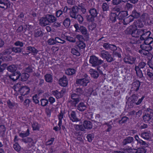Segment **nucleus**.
Returning a JSON list of instances; mask_svg holds the SVG:
<instances>
[{"instance_id":"nucleus-16","label":"nucleus","mask_w":153,"mask_h":153,"mask_svg":"<svg viewBox=\"0 0 153 153\" xmlns=\"http://www.w3.org/2000/svg\"><path fill=\"white\" fill-rule=\"evenodd\" d=\"M65 92V90L62 89L60 92L58 91L57 90L53 91L52 93L56 98L58 99L62 97Z\"/></svg>"},{"instance_id":"nucleus-53","label":"nucleus","mask_w":153,"mask_h":153,"mask_svg":"<svg viewBox=\"0 0 153 153\" xmlns=\"http://www.w3.org/2000/svg\"><path fill=\"white\" fill-rule=\"evenodd\" d=\"M77 46L79 49H82L85 47V44L82 41H80L77 43Z\"/></svg>"},{"instance_id":"nucleus-34","label":"nucleus","mask_w":153,"mask_h":153,"mask_svg":"<svg viewBox=\"0 0 153 153\" xmlns=\"http://www.w3.org/2000/svg\"><path fill=\"white\" fill-rule=\"evenodd\" d=\"M7 70L11 72H15L17 69V67L15 65H9L7 68Z\"/></svg>"},{"instance_id":"nucleus-2","label":"nucleus","mask_w":153,"mask_h":153,"mask_svg":"<svg viewBox=\"0 0 153 153\" xmlns=\"http://www.w3.org/2000/svg\"><path fill=\"white\" fill-rule=\"evenodd\" d=\"M57 20L56 17L51 14H46L41 18L39 20V24L42 26L44 27L49 25L50 23H53Z\"/></svg>"},{"instance_id":"nucleus-54","label":"nucleus","mask_w":153,"mask_h":153,"mask_svg":"<svg viewBox=\"0 0 153 153\" xmlns=\"http://www.w3.org/2000/svg\"><path fill=\"white\" fill-rule=\"evenodd\" d=\"M30 131L28 129L25 132L21 133L19 134V136L22 138L26 137L28 136L30 134Z\"/></svg>"},{"instance_id":"nucleus-58","label":"nucleus","mask_w":153,"mask_h":153,"mask_svg":"<svg viewBox=\"0 0 153 153\" xmlns=\"http://www.w3.org/2000/svg\"><path fill=\"white\" fill-rule=\"evenodd\" d=\"M75 19H76L80 23H81L83 21V17L80 14H78L76 16Z\"/></svg>"},{"instance_id":"nucleus-19","label":"nucleus","mask_w":153,"mask_h":153,"mask_svg":"<svg viewBox=\"0 0 153 153\" xmlns=\"http://www.w3.org/2000/svg\"><path fill=\"white\" fill-rule=\"evenodd\" d=\"M20 76L21 73L19 71H18L16 72H14L12 75L9 76V77L13 81H15L19 78Z\"/></svg>"},{"instance_id":"nucleus-28","label":"nucleus","mask_w":153,"mask_h":153,"mask_svg":"<svg viewBox=\"0 0 153 153\" xmlns=\"http://www.w3.org/2000/svg\"><path fill=\"white\" fill-rule=\"evenodd\" d=\"M89 72L91 77L94 79H97L99 76L98 72L93 69H90Z\"/></svg>"},{"instance_id":"nucleus-15","label":"nucleus","mask_w":153,"mask_h":153,"mask_svg":"<svg viewBox=\"0 0 153 153\" xmlns=\"http://www.w3.org/2000/svg\"><path fill=\"white\" fill-rule=\"evenodd\" d=\"M136 58L129 55L127 56L124 59V62L127 64H132L135 60Z\"/></svg>"},{"instance_id":"nucleus-13","label":"nucleus","mask_w":153,"mask_h":153,"mask_svg":"<svg viewBox=\"0 0 153 153\" xmlns=\"http://www.w3.org/2000/svg\"><path fill=\"white\" fill-rule=\"evenodd\" d=\"M141 33L140 39L143 41L149 37L151 34V32L150 31L143 29H142Z\"/></svg>"},{"instance_id":"nucleus-24","label":"nucleus","mask_w":153,"mask_h":153,"mask_svg":"<svg viewBox=\"0 0 153 153\" xmlns=\"http://www.w3.org/2000/svg\"><path fill=\"white\" fill-rule=\"evenodd\" d=\"M128 15V12L126 11H122L119 12L117 15V19L119 20H123Z\"/></svg>"},{"instance_id":"nucleus-6","label":"nucleus","mask_w":153,"mask_h":153,"mask_svg":"<svg viewBox=\"0 0 153 153\" xmlns=\"http://www.w3.org/2000/svg\"><path fill=\"white\" fill-rule=\"evenodd\" d=\"M90 15H87L86 16L88 21L92 22L94 20V18L97 17L98 12L97 10L94 8H92L89 10Z\"/></svg>"},{"instance_id":"nucleus-46","label":"nucleus","mask_w":153,"mask_h":153,"mask_svg":"<svg viewBox=\"0 0 153 153\" xmlns=\"http://www.w3.org/2000/svg\"><path fill=\"white\" fill-rule=\"evenodd\" d=\"M134 25L136 27H142L143 26V25L141 21L137 20L134 22Z\"/></svg>"},{"instance_id":"nucleus-1","label":"nucleus","mask_w":153,"mask_h":153,"mask_svg":"<svg viewBox=\"0 0 153 153\" xmlns=\"http://www.w3.org/2000/svg\"><path fill=\"white\" fill-rule=\"evenodd\" d=\"M76 93H74L71 95L72 100L68 101V103L72 107L76 106V105L81 100L80 95L83 94L84 92L82 88H77L75 90Z\"/></svg>"},{"instance_id":"nucleus-55","label":"nucleus","mask_w":153,"mask_h":153,"mask_svg":"<svg viewBox=\"0 0 153 153\" xmlns=\"http://www.w3.org/2000/svg\"><path fill=\"white\" fill-rule=\"evenodd\" d=\"M113 58L114 59H117L121 58V56L120 53H118L115 51H113L112 53Z\"/></svg>"},{"instance_id":"nucleus-52","label":"nucleus","mask_w":153,"mask_h":153,"mask_svg":"<svg viewBox=\"0 0 153 153\" xmlns=\"http://www.w3.org/2000/svg\"><path fill=\"white\" fill-rule=\"evenodd\" d=\"M80 31L83 35H86L88 33V31L87 29L83 26H80Z\"/></svg>"},{"instance_id":"nucleus-9","label":"nucleus","mask_w":153,"mask_h":153,"mask_svg":"<svg viewBox=\"0 0 153 153\" xmlns=\"http://www.w3.org/2000/svg\"><path fill=\"white\" fill-rule=\"evenodd\" d=\"M145 97L144 96H142L141 98L139 99L138 101L136 102L137 100L138 97L136 96L135 94L132 95L131 97V100L130 102V105L131 106V104H132L131 105H133V103H135L136 105H140L142 102Z\"/></svg>"},{"instance_id":"nucleus-27","label":"nucleus","mask_w":153,"mask_h":153,"mask_svg":"<svg viewBox=\"0 0 153 153\" xmlns=\"http://www.w3.org/2000/svg\"><path fill=\"white\" fill-rule=\"evenodd\" d=\"M26 49L30 51V53H31L33 55H36L38 52V51L36 49L31 46L27 47Z\"/></svg>"},{"instance_id":"nucleus-30","label":"nucleus","mask_w":153,"mask_h":153,"mask_svg":"<svg viewBox=\"0 0 153 153\" xmlns=\"http://www.w3.org/2000/svg\"><path fill=\"white\" fill-rule=\"evenodd\" d=\"M44 35V33L40 29L35 30L34 31V36L35 37H42Z\"/></svg>"},{"instance_id":"nucleus-61","label":"nucleus","mask_w":153,"mask_h":153,"mask_svg":"<svg viewBox=\"0 0 153 153\" xmlns=\"http://www.w3.org/2000/svg\"><path fill=\"white\" fill-rule=\"evenodd\" d=\"M56 38L55 39H50L47 41V42L49 45H53L56 44Z\"/></svg>"},{"instance_id":"nucleus-17","label":"nucleus","mask_w":153,"mask_h":153,"mask_svg":"<svg viewBox=\"0 0 153 153\" xmlns=\"http://www.w3.org/2000/svg\"><path fill=\"white\" fill-rule=\"evenodd\" d=\"M55 16L57 18H60L61 19L62 21H63V20L66 17V16H65V15L64 13L61 9L56 10L55 13Z\"/></svg>"},{"instance_id":"nucleus-49","label":"nucleus","mask_w":153,"mask_h":153,"mask_svg":"<svg viewBox=\"0 0 153 153\" xmlns=\"http://www.w3.org/2000/svg\"><path fill=\"white\" fill-rule=\"evenodd\" d=\"M129 120V118L126 117H123L120 120L118 121L117 122L120 124H122L123 123H125L127 122V120Z\"/></svg>"},{"instance_id":"nucleus-60","label":"nucleus","mask_w":153,"mask_h":153,"mask_svg":"<svg viewBox=\"0 0 153 153\" xmlns=\"http://www.w3.org/2000/svg\"><path fill=\"white\" fill-rule=\"evenodd\" d=\"M71 52L73 55L76 56H79L80 55V53L75 48H72Z\"/></svg>"},{"instance_id":"nucleus-43","label":"nucleus","mask_w":153,"mask_h":153,"mask_svg":"<svg viewBox=\"0 0 153 153\" xmlns=\"http://www.w3.org/2000/svg\"><path fill=\"white\" fill-rule=\"evenodd\" d=\"M74 128L76 131H85L83 125H74Z\"/></svg>"},{"instance_id":"nucleus-21","label":"nucleus","mask_w":153,"mask_h":153,"mask_svg":"<svg viewBox=\"0 0 153 153\" xmlns=\"http://www.w3.org/2000/svg\"><path fill=\"white\" fill-rule=\"evenodd\" d=\"M77 109L79 111L82 112L85 110L87 108V106L83 102H80L77 105H76Z\"/></svg>"},{"instance_id":"nucleus-45","label":"nucleus","mask_w":153,"mask_h":153,"mask_svg":"<svg viewBox=\"0 0 153 153\" xmlns=\"http://www.w3.org/2000/svg\"><path fill=\"white\" fill-rule=\"evenodd\" d=\"M23 86L20 83H18L15 85L13 87L15 91H19Z\"/></svg>"},{"instance_id":"nucleus-4","label":"nucleus","mask_w":153,"mask_h":153,"mask_svg":"<svg viewBox=\"0 0 153 153\" xmlns=\"http://www.w3.org/2000/svg\"><path fill=\"white\" fill-rule=\"evenodd\" d=\"M146 113L143 116V119L144 122H148L152 121L153 120V109L150 107L147 108Z\"/></svg>"},{"instance_id":"nucleus-29","label":"nucleus","mask_w":153,"mask_h":153,"mask_svg":"<svg viewBox=\"0 0 153 153\" xmlns=\"http://www.w3.org/2000/svg\"><path fill=\"white\" fill-rule=\"evenodd\" d=\"M20 80L21 81L25 82L26 81L30 76V75L27 73H23L21 74Z\"/></svg>"},{"instance_id":"nucleus-63","label":"nucleus","mask_w":153,"mask_h":153,"mask_svg":"<svg viewBox=\"0 0 153 153\" xmlns=\"http://www.w3.org/2000/svg\"><path fill=\"white\" fill-rule=\"evenodd\" d=\"M94 137V136L93 134H89L87 136L88 140L89 142L92 141Z\"/></svg>"},{"instance_id":"nucleus-38","label":"nucleus","mask_w":153,"mask_h":153,"mask_svg":"<svg viewBox=\"0 0 153 153\" xmlns=\"http://www.w3.org/2000/svg\"><path fill=\"white\" fill-rule=\"evenodd\" d=\"M45 81L48 82H51L53 81L52 76L50 74H47L45 76Z\"/></svg>"},{"instance_id":"nucleus-31","label":"nucleus","mask_w":153,"mask_h":153,"mask_svg":"<svg viewBox=\"0 0 153 153\" xmlns=\"http://www.w3.org/2000/svg\"><path fill=\"white\" fill-rule=\"evenodd\" d=\"M10 4L7 3H5V1L0 0V7L1 8L7 9L8 8L10 7Z\"/></svg>"},{"instance_id":"nucleus-20","label":"nucleus","mask_w":153,"mask_h":153,"mask_svg":"<svg viewBox=\"0 0 153 153\" xmlns=\"http://www.w3.org/2000/svg\"><path fill=\"white\" fill-rule=\"evenodd\" d=\"M140 82L138 80H136L132 84L131 89L132 91H137L139 89L140 86Z\"/></svg>"},{"instance_id":"nucleus-41","label":"nucleus","mask_w":153,"mask_h":153,"mask_svg":"<svg viewBox=\"0 0 153 153\" xmlns=\"http://www.w3.org/2000/svg\"><path fill=\"white\" fill-rule=\"evenodd\" d=\"M140 13L137 12L136 10H134L132 12V14L129 17H130L131 16L134 18H138L140 16Z\"/></svg>"},{"instance_id":"nucleus-39","label":"nucleus","mask_w":153,"mask_h":153,"mask_svg":"<svg viewBox=\"0 0 153 153\" xmlns=\"http://www.w3.org/2000/svg\"><path fill=\"white\" fill-rule=\"evenodd\" d=\"M85 6V4L82 3L78 5V10H80L83 14L85 13L86 12V9Z\"/></svg>"},{"instance_id":"nucleus-23","label":"nucleus","mask_w":153,"mask_h":153,"mask_svg":"<svg viewBox=\"0 0 153 153\" xmlns=\"http://www.w3.org/2000/svg\"><path fill=\"white\" fill-rule=\"evenodd\" d=\"M59 84L63 87L66 86L68 84V81L67 78L66 76H63L60 78L59 81Z\"/></svg>"},{"instance_id":"nucleus-44","label":"nucleus","mask_w":153,"mask_h":153,"mask_svg":"<svg viewBox=\"0 0 153 153\" xmlns=\"http://www.w3.org/2000/svg\"><path fill=\"white\" fill-rule=\"evenodd\" d=\"M146 65V63L143 62H141L139 63L138 66H135V67H137V68H139L141 69H144Z\"/></svg>"},{"instance_id":"nucleus-37","label":"nucleus","mask_w":153,"mask_h":153,"mask_svg":"<svg viewBox=\"0 0 153 153\" xmlns=\"http://www.w3.org/2000/svg\"><path fill=\"white\" fill-rule=\"evenodd\" d=\"M63 25L66 28L68 27L70 24L71 20L68 17L65 18L63 20Z\"/></svg>"},{"instance_id":"nucleus-33","label":"nucleus","mask_w":153,"mask_h":153,"mask_svg":"<svg viewBox=\"0 0 153 153\" xmlns=\"http://www.w3.org/2000/svg\"><path fill=\"white\" fill-rule=\"evenodd\" d=\"M22 141L25 143H29L31 144V146H33L35 143L33 139L30 137H28L22 139Z\"/></svg>"},{"instance_id":"nucleus-40","label":"nucleus","mask_w":153,"mask_h":153,"mask_svg":"<svg viewBox=\"0 0 153 153\" xmlns=\"http://www.w3.org/2000/svg\"><path fill=\"white\" fill-rule=\"evenodd\" d=\"M76 70L73 68H68L65 71V74L69 75H72L75 73Z\"/></svg>"},{"instance_id":"nucleus-8","label":"nucleus","mask_w":153,"mask_h":153,"mask_svg":"<svg viewBox=\"0 0 153 153\" xmlns=\"http://www.w3.org/2000/svg\"><path fill=\"white\" fill-rule=\"evenodd\" d=\"M142 29H136L133 30L131 28H128L126 31L128 32V34H131L133 37L137 38L141 36L142 34Z\"/></svg>"},{"instance_id":"nucleus-3","label":"nucleus","mask_w":153,"mask_h":153,"mask_svg":"<svg viewBox=\"0 0 153 153\" xmlns=\"http://www.w3.org/2000/svg\"><path fill=\"white\" fill-rule=\"evenodd\" d=\"M89 62L93 66L97 67V70L99 71L100 74H102V68L100 65L103 62V60L99 59L98 58L95 56H91L90 57Z\"/></svg>"},{"instance_id":"nucleus-5","label":"nucleus","mask_w":153,"mask_h":153,"mask_svg":"<svg viewBox=\"0 0 153 153\" xmlns=\"http://www.w3.org/2000/svg\"><path fill=\"white\" fill-rule=\"evenodd\" d=\"M83 78L77 79L76 80V83L83 86H86L87 84L90 82V77L86 74L83 75Z\"/></svg>"},{"instance_id":"nucleus-32","label":"nucleus","mask_w":153,"mask_h":153,"mask_svg":"<svg viewBox=\"0 0 153 153\" xmlns=\"http://www.w3.org/2000/svg\"><path fill=\"white\" fill-rule=\"evenodd\" d=\"M134 70L136 71V74L137 76L140 78H141L143 77L142 70L139 68H137V67L136 68L135 67H134Z\"/></svg>"},{"instance_id":"nucleus-64","label":"nucleus","mask_w":153,"mask_h":153,"mask_svg":"<svg viewBox=\"0 0 153 153\" xmlns=\"http://www.w3.org/2000/svg\"><path fill=\"white\" fill-rule=\"evenodd\" d=\"M137 153H145L146 152V150L144 148H139L137 149Z\"/></svg>"},{"instance_id":"nucleus-47","label":"nucleus","mask_w":153,"mask_h":153,"mask_svg":"<svg viewBox=\"0 0 153 153\" xmlns=\"http://www.w3.org/2000/svg\"><path fill=\"white\" fill-rule=\"evenodd\" d=\"M144 43L147 44H151L153 42V38L151 37H149L143 40Z\"/></svg>"},{"instance_id":"nucleus-18","label":"nucleus","mask_w":153,"mask_h":153,"mask_svg":"<svg viewBox=\"0 0 153 153\" xmlns=\"http://www.w3.org/2000/svg\"><path fill=\"white\" fill-rule=\"evenodd\" d=\"M30 89L27 86H23L19 92H20L21 96H24L29 94L30 92Z\"/></svg>"},{"instance_id":"nucleus-22","label":"nucleus","mask_w":153,"mask_h":153,"mask_svg":"<svg viewBox=\"0 0 153 153\" xmlns=\"http://www.w3.org/2000/svg\"><path fill=\"white\" fill-rule=\"evenodd\" d=\"M140 47L143 50L147 52H149L152 49V47L150 44H146L145 43L141 45Z\"/></svg>"},{"instance_id":"nucleus-25","label":"nucleus","mask_w":153,"mask_h":153,"mask_svg":"<svg viewBox=\"0 0 153 153\" xmlns=\"http://www.w3.org/2000/svg\"><path fill=\"white\" fill-rule=\"evenodd\" d=\"M134 142V138L132 137H126L123 140L122 143L123 145H126L130 143Z\"/></svg>"},{"instance_id":"nucleus-59","label":"nucleus","mask_w":153,"mask_h":153,"mask_svg":"<svg viewBox=\"0 0 153 153\" xmlns=\"http://www.w3.org/2000/svg\"><path fill=\"white\" fill-rule=\"evenodd\" d=\"M13 148L17 152H19L21 149V147L17 143H16L13 145Z\"/></svg>"},{"instance_id":"nucleus-35","label":"nucleus","mask_w":153,"mask_h":153,"mask_svg":"<svg viewBox=\"0 0 153 153\" xmlns=\"http://www.w3.org/2000/svg\"><path fill=\"white\" fill-rule=\"evenodd\" d=\"M140 135L142 138L146 140H148L150 138V134L147 132L142 133Z\"/></svg>"},{"instance_id":"nucleus-48","label":"nucleus","mask_w":153,"mask_h":153,"mask_svg":"<svg viewBox=\"0 0 153 153\" xmlns=\"http://www.w3.org/2000/svg\"><path fill=\"white\" fill-rule=\"evenodd\" d=\"M13 52L12 48H9L5 50L2 52L4 55H9Z\"/></svg>"},{"instance_id":"nucleus-36","label":"nucleus","mask_w":153,"mask_h":153,"mask_svg":"<svg viewBox=\"0 0 153 153\" xmlns=\"http://www.w3.org/2000/svg\"><path fill=\"white\" fill-rule=\"evenodd\" d=\"M117 15L115 13L111 12L110 15V19L112 22H114L116 21Z\"/></svg>"},{"instance_id":"nucleus-62","label":"nucleus","mask_w":153,"mask_h":153,"mask_svg":"<svg viewBox=\"0 0 153 153\" xmlns=\"http://www.w3.org/2000/svg\"><path fill=\"white\" fill-rule=\"evenodd\" d=\"M133 5L129 3H127L125 6V8L126 10H130L132 8Z\"/></svg>"},{"instance_id":"nucleus-51","label":"nucleus","mask_w":153,"mask_h":153,"mask_svg":"<svg viewBox=\"0 0 153 153\" xmlns=\"http://www.w3.org/2000/svg\"><path fill=\"white\" fill-rule=\"evenodd\" d=\"M63 114L62 112L60 113L58 116V118L59 120V122L58 125L59 127V128H61V126L62 124V120L63 119Z\"/></svg>"},{"instance_id":"nucleus-11","label":"nucleus","mask_w":153,"mask_h":153,"mask_svg":"<svg viewBox=\"0 0 153 153\" xmlns=\"http://www.w3.org/2000/svg\"><path fill=\"white\" fill-rule=\"evenodd\" d=\"M141 18L146 25H150L152 23V20L149 19V16L148 14H143L142 15Z\"/></svg>"},{"instance_id":"nucleus-26","label":"nucleus","mask_w":153,"mask_h":153,"mask_svg":"<svg viewBox=\"0 0 153 153\" xmlns=\"http://www.w3.org/2000/svg\"><path fill=\"white\" fill-rule=\"evenodd\" d=\"M83 125L84 129H91L92 128L91 123L89 121L84 120L83 122Z\"/></svg>"},{"instance_id":"nucleus-42","label":"nucleus","mask_w":153,"mask_h":153,"mask_svg":"<svg viewBox=\"0 0 153 153\" xmlns=\"http://www.w3.org/2000/svg\"><path fill=\"white\" fill-rule=\"evenodd\" d=\"M139 141H140L138 143H139L140 144L141 147L145 148L148 146V143L146 142L145 141L143 140H142Z\"/></svg>"},{"instance_id":"nucleus-10","label":"nucleus","mask_w":153,"mask_h":153,"mask_svg":"<svg viewBox=\"0 0 153 153\" xmlns=\"http://www.w3.org/2000/svg\"><path fill=\"white\" fill-rule=\"evenodd\" d=\"M69 14L70 16L72 18H75L76 16L78 14V7L76 6H74L70 8Z\"/></svg>"},{"instance_id":"nucleus-12","label":"nucleus","mask_w":153,"mask_h":153,"mask_svg":"<svg viewBox=\"0 0 153 153\" xmlns=\"http://www.w3.org/2000/svg\"><path fill=\"white\" fill-rule=\"evenodd\" d=\"M68 115L70 120L72 122H78L79 121V120L76 117L75 111H68Z\"/></svg>"},{"instance_id":"nucleus-14","label":"nucleus","mask_w":153,"mask_h":153,"mask_svg":"<svg viewBox=\"0 0 153 153\" xmlns=\"http://www.w3.org/2000/svg\"><path fill=\"white\" fill-rule=\"evenodd\" d=\"M103 48L106 50L110 49L112 51H115L117 50V48L114 45L108 43H104L102 45Z\"/></svg>"},{"instance_id":"nucleus-50","label":"nucleus","mask_w":153,"mask_h":153,"mask_svg":"<svg viewBox=\"0 0 153 153\" xmlns=\"http://www.w3.org/2000/svg\"><path fill=\"white\" fill-rule=\"evenodd\" d=\"M123 20V24L124 25H127L129 23L133 21V18H132L131 19L130 18L128 17Z\"/></svg>"},{"instance_id":"nucleus-56","label":"nucleus","mask_w":153,"mask_h":153,"mask_svg":"<svg viewBox=\"0 0 153 153\" xmlns=\"http://www.w3.org/2000/svg\"><path fill=\"white\" fill-rule=\"evenodd\" d=\"M41 105L43 107L47 106L48 103V101L45 99H42L40 100Z\"/></svg>"},{"instance_id":"nucleus-7","label":"nucleus","mask_w":153,"mask_h":153,"mask_svg":"<svg viewBox=\"0 0 153 153\" xmlns=\"http://www.w3.org/2000/svg\"><path fill=\"white\" fill-rule=\"evenodd\" d=\"M100 56L105 59L107 62H109L114 61L115 59L108 52L105 51H102L101 52Z\"/></svg>"},{"instance_id":"nucleus-57","label":"nucleus","mask_w":153,"mask_h":153,"mask_svg":"<svg viewBox=\"0 0 153 153\" xmlns=\"http://www.w3.org/2000/svg\"><path fill=\"white\" fill-rule=\"evenodd\" d=\"M34 68L31 65L28 66L25 68V71L28 73H32L33 72Z\"/></svg>"}]
</instances>
